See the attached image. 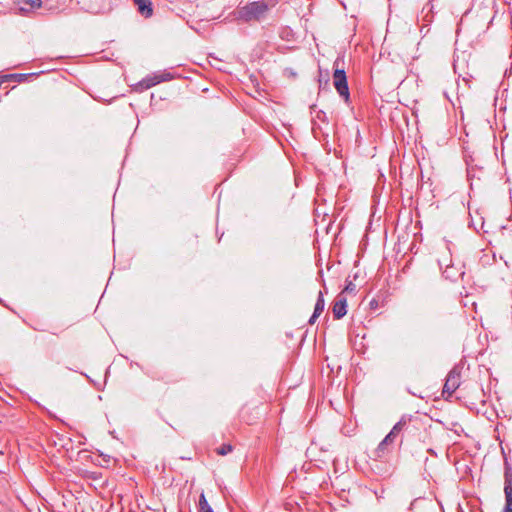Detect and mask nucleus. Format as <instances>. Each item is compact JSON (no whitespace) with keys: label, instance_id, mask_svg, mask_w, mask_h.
Masks as SVG:
<instances>
[{"label":"nucleus","instance_id":"1","mask_svg":"<svg viewBox=\"0 0 512 512\" xmlns=\"http://www.w3.org/2000/svg\"><path fill=\"white\" fill-rule=\"evenodd\" d=\"M272 6L273 4H270L268 0L249 2L236 9V19L245 23L261 22L266 18Z\"/></svg>","mask_w":512,"mask_h":512},{"label":"nucleus","instance_id":"2","mask_svg":"<svg viewBox=\"0 0 512 512\" xmlns=\"http://www.w3.org/2000/svg\"><path fill=\"white\" fill-rule=\"evenodd\" d=\"M338 61L339 59L334 62L335 70L333 73V85L339 96L342 97L346 103H348L350 100V93L347 76L344 69L338 68Z\"/></svg>","mask_w":512,"mask_h":512},{"label":"nucleus","instance_id":"3","mask_svg":"<svg viewBox=\"0 0 512 512\" xmlns=\"http://www.w3.org/2000/svg\"><path fill=\"white\" fill-rule=\"evenodd\" d=\"M174 79V74L171 72L163 71L155 74L152 77H147L138 83L141 90H147L161 82L170 81Z\"/></svg>","mask_w":512,"mask_h":512},{"label":"nucleus","instance_id":"4","mask_svg":"<svg viewBox=\"0 0 512 512\" xmlns=\"http://www.w3.org/2000/svg\"><path fill=\"white\" fill-rule=\"evenodd\" d=\"M460 378V369L454 367L446 377V381L443 387V394H448L449 396H451L460 386Z\"/></svg>","mask_w":512,"mask_h":512},{"label":"nucleus","instance_id":"5","mask_svg":"<svg viewBox=\"0 0 512 512\" xmlns=\"http://www.w3.org/2000/svg\"><path fill=\"white\" fill-rule=\"evenodd\" d=\"M332 313L335 319H341L347 313V300L342 295L339 294L336 300L333 303Z\"/></svg>","mask_w":512,"mask_h":512},{"label":"nucleus","instance_id":"6","mask_svg":"<svg viewBox=\"0 0 512 512\" xmlns=\"http://www.w3.org/2000/svg\"><path fill=\"white\" fill-rule=\"evenodd\" d=\"M325 308V300H324V294L322 291H319L318 298L314 307V312L312 316L309 319V324H314L317 320V318L321 315V313L324 311Z\"/></svg>","mask_w":512,"mask_h":512},{"label":"nucleus","instance_id":"7","mask_svg":"<svg viewBox=\"0 0 512 512\" xmlns=\"http://www.w3.org/2000/svg\"><path fill=\"white\" fill-rule=\"evenodd\" d=\"M41 0H15L21 12H31L41 6Z\"/></svg>","mask_w":512,"mask_h":512},{"label":"nucleus","instance_id":"8","mask_svg":"<svg viewBox=\"0 0 512 512\" xmlns=\"http://www.w3.org/2000/svg\"><path fill=\"white\" fill-rule=\"evenodd\" d=\"M138 6V11L145 17H150L153 14L152 3L150 0H134Z\"/></svg>","mask_w":512,"mask_h":512},{"label":"nucleus","instance_id":"9","mask_svg":"<svg viewBox=\"0 0 512 512\" xmlns=\"http://www.w3.org/2000/svg\"><path fill=\"white\" fill-rule=\"evenodd\" d=\"M410 417L407 416V415H403L400 420L393 426V428L391 429L390 433L392 435H394L395 437H397L400 432H402L404 430V428L407 426V424L409 423L410 421Z\"/></svg>","mask_w":512,"mask_h":512},{"label":"nucleus","instance_id":"10","mask_svg":"<svg viewBox=\"0 0 512 512\" xmlns=\"http://www.w3.org/2000/svg\"><path fill=\"white\" fill-rule=\"evenodd\" d=\"M395 438L396 437L389 432L377 447L378 455L385 453L387 446L392 444Z\"/></svg>","mask_w":512,"mask_h":512},{"label":"nucleus","instance_id":"11","mask_svg":"<svg viewBox=\"0 0 512 512\" xmlns=\"http://www.w3.org/2000/svg\"><path fill=\"white\" fill-rule=\"evenodd\" d=\"M27 74H6V75H0V85H2L5 82L15 80L17 82H22L27 78Z\"/></svg>","mask_w":512,"mask_h":512},{"label":"nucleus","instance_id":"12","mask_svg":"<svg viewBox=\"0 0 512 512\" xmlns=\"http://www.w3.org/2000/svg\"><path fill=\"white\" fill-rule=\"evenodd\" d=\"M512 489V467L505 463L504 471V490Z\"/></svg>","mask_w":512,"mask_h":512},{"label":"nucleus","instance_id":"13","mask_svg":"<svg viewBox=\"0 0 512 512\" xmlns=\"http://www.w3.org/2000/svg\"><path fill=\"white\" fill-rule=\"evenodd\" d=\"M505 494V507L503 512H512V489L504 490Z\"/></svg>","mask_w":512,"mask_h":512},{"label":"nucleus","instance_id":"14","mask_svg":"<svg viewBox=\"0 0 512 512\" xmlns=\"http://www.w3.org/2000/svg\"><path fill=\"white\" fill-rule=\"evenodd\" d=\"M212 507L209 505L204 493H202L199 497V510L200 512H208L211 511Z\"/></svg>","mask_w":512,"mask_h":512},{"label":"nucleus","instance_id":"15","mask_svg":"<svg viewBox=\"0 0 512 512\" xmlns=\"http://www.w3.org/2000/svg\"><path fill=\"white\" fill-rule=\"evenodd\" d=\"M233 451L231 444L225 443L216 449V453L221 456H225Z\"/></svg>","mask_w":512,"mask_h":512},{"label":"nucleus","instance_id":"16","mask_svg":"<svg viewBox=\"0 0 512 512\" xmlns=\"http://www.w3.org/2000/svg\"><path fill=\"white\" fill-rule=\"evenodd\" d=\"M316 118L321 120V121H325L326 120V113L324 111H318L317 114H316Z\"/></svg>","mask_w":512,"mask_h":512},{"label":"nucleus","instance_id":"17","mask_svg":"<svg viewBox=\"0 0 512 512\" xmlns=\"http://www.w3.org/2000/svg\"><path fill=\"white\" fill-rule=\"evenodd\" d=\"M354 289L355 286L351 282L345 287V291H353Z\"/></svg>","mask_w":512,"mask_h":512},{"label":"nucleus","instance_id":"18","mask_svg":"<svg viewBox=\"0 0 512 512\" xmlns=\"http://www.w3.org/2000/svg\"><path fill=\"white\" fill-rule=\"evenodd\" d=\"M442 264H443V261L439 260V265L442 266Z\"/></svg>","mask_w":512,"mask_h":512}]
</instances>
